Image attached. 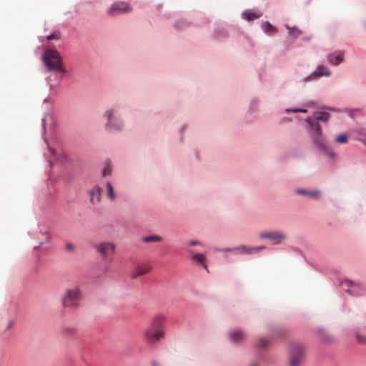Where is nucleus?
Instances as JSON below:
<instances>
[{"mask_svg": "<svg viewBox=\"0 0 366 366\" xmlns=\"http://www.w3.org/2000/svg\"><path fill=\"white\" fill-rule=\"evenodd\" d=\"M287 27L289 29L290 34L294 35L295 37H297L300 34V31L297 30L295 27H290L288 26Z\"/></svg>", "mask_w": 366, "mask_h": 366, "instance_id": "nucleus-24", "label": "nucleus"}, {"mask_svg": "<svg viewBox=\"0 0 366 366\" xmlns=\"http://www.w3.org/2000/svg\"><path fill=\"white\" fill-rule=\"evenodd\" d=\"M344 54L342 51H337L328 55V61L333 65H338L343 61Z\"/></svg>", "mask_w": 366, "mask_h": 366, "instance_id": "nucleus-11", "label": "nucleus"}, {"mask_svg": "<svg viewBox=\"0 0 366 366\" xmlns=\"http://www.w3.org/2000/svg\"><path fill=\"white\" fill-rule=\"evenodd\" d=\"M358 141L366 145V130H362L359 132Z\"/></svg>", "mask_w": 366, "mask_h": 366, "instance_id": "nucleus-23", "label": "nucleus"}, {"mask_svg": "<svg viewBox=\"0 0 366 366\" xmlns=\"http://www.w3.org/2000/svg\"><path fill=\"white\" fill-rule=\"evenodd\" d=\"M192 259L202 264L204 267L207 269V265L204 263L205 257L203 253H194L192 255Z\"/></svg>", "mask_w": 366, "mask_h": 366, "instance_id": "nucleus-17", "label": "nucleus"}, {"mask_svg": "<svg viewBox=\"0 0 366 366\" xmlns=\"http://www.w3.org/2000/svg\"><path fill=\"white\" fill-rule=\"evenodd\" d=\"M115 248V244L112 242H103L98 244L96 247L98 252L114 251Z\"/></svg>", "mask_w": 366, "mask_h": 366, "instance_id": "nucleus-12", "label": "nucleus"}, {"mask_svg": "<svg viewBox=\"0 0 366 366\" xmlns=\"http://www.w3.org/2000/svg\"><path fill=\"white\" fill-rule=\"evenodd\" d=\"M356 338L359 343H360V344L366 343V336L365 335H362L359 333H357Z\"/></svg>", "mask_w": 366, "mask_h": 366, "instance_id": "nucleus-25", "label": "nucleus"}, {"mask_svg": "<svg viewBox=\"0 0 366 366\" xmlns=\"http://www.w3.org/2000/svg\"><path fill=\"white\" fill-rule=\"evenodd\" d=\"M259 237L262 239H270L276 244H280L287 239L285 233L278 230L262 232L259 234Z\"/></svg>", "mask_w": 366, "mask_h": 366, "instance_id": "nucleus-8", "label": "nucleus"}, {"mask_svg": "<svg viewBox=\"0 0 366 366\" xmlns=\"http://www.w3.org/2000/svg\"><path fill=\"white\" fill-rule=\"evenodd\" d=\"M242 249H247V248L245 247H242Z\"/></svg>", "mask_w": 366, "mask_h": 366, "instance_id": "nucleus-36", "label": "nucleus"}, {"mask_svg": "<svg viewBox=\"0 0 366 366\" xmlns=\"http://www.w3.org/2000/svg\"><path fill=\"white\" fill-rule=\"evenodd\" d=\"M313 75H315L316 76H330V72L329 69L326 67H319L317 69V71H316L313 73Z\"/></svg>", "mask_w": 366, "mask_h": 366, "instance_id": "nucleus-19", "label": "nucleus"}, {"mask_svg": "<svg viewBox=\"0 0 366 366\" xmlns=\"http://www.w3.org/2000/svg\"><path fill=\"white\" fill-rule=\"evenodd\" d=\"M232 342L238 343L243 341L245 339L244 334L239 330L231 332L229 334Z\"/></svg>", "mask_w": 366, "mask_h": 366, "instance_id": "nucleus-13", "label": "nucleus"}, {"mask_svg": "<svg viewBox=\"0 0 366 366\" xmlns=\"http://www.w3.org/2000/svg\"><path fill=\"white\" fill-rule=\"evenodd\" d=\"M164 317L162 315L155 316L150 325L144 332V337L149 343H155L164 337V332L162 326Z\"/></svg>", "mask_w": 366, "mask_h": 366, "instance_id": "nucleus-3", "label": "nucleus"}, {"mask_svg": "<svg viewBox=\"0 0 366 366\" xmlns=\"http://www.w3.org/2000/svg\"><path fill=\"white\" fill-rule=\"evenodd\" d=\"M107 194H108L109 198L112 200H114L116 196H115V194L114 192V189H113L111 183L109 182L107 183Z\"/></svg>", "mask_w": 366, "mask_h": 366, "instance_id": "nucleus-20", "label": "nucleus"}, {"mask_svg": "<svg viewBox=\"0 0 366 366\" xmlns=\"http://www.w3.org/2000/svg\"><path fill=\"white\" fill-rule=\"evenodd\" d=\"M315 119L309 117L307 122L310 124L312 133L311 136L314 144L330 158H335V153L329 147L327 142L322 136L321 127L317 121L327 122L330 114L326 112L316 111L313 114Z\"/></svg>", "mask_w": 366, "mask_h": 366, "instance_id": "nucleus-1", "label": "nucleus"}, {"mask_svg": "<svg viewBox=\"0 0 366 366\" xmlns=\"http://www.w3.org/2000/svg\"><path fill=\"white\" fill-rule=\"evenodd\" d=\"M132 11V7L125 2H115L109 8L107 13L110 16L126 14Z\"/></svg>", "mask_w": 366, "mask_h": 366, "instance_id": "nucleus-9", "label": "nucleus"}, {"mask_svg": "<svg viewBox=\"0 0 366 366\" xmlns=\"http://www.w3.org/2000/svg\"><path fill=\"white\" fill-rule=\"evenodd\" d=\"M265 249L264 247H261L258 248V249Z\"/></svg>", "mask_w": 366, "mask_h": 366, "instance_id": "nucleus-34", "label": "nucleus"}, {"mask_svg": "<svg viewBox=\"0 0 366 366\" xmlns=\"http://www.w3.org/2000/svg\"><path fill=\"white\" fill-rule=\"evenodd\" d=\"M267 340L266 339H264V338L259 339V342H258L259 347L264 349L267 347Z\"/></svg>", "mask_w": 366, "mask_h": 366, "instance_id": "nucleus-26", "label": "nucleus"}, {"mask_svg": "<svg viewBox=\"0 0 366 366\" xmlns=\"http://www.w3.org/2000/svg\"><path fill=\"white\" fill-rule=\"evenodd\" d=\"M149 269L150 267L148 265H140L133 271L132 276L133 278H136L140 275L148 273Z\"/></svg>", "mask_w": 366, "mask_h": 366, "instance_id": "nucleus-15", "label": "nucleus"}, {"mask_svg": "<svg viewBox=\"0 0 366 366\" xmlns=\"http://www.w3.org/2000/svg\"><path fill=\"white\" fill-rule=\"evenodd\" d=\"M65 247L67 250H74L76 249H77L74 244H73L71 242H67L66 243V245H65Z\"/></svg>", "mask_w": 366, "mask_h": 366, "instance_id": "nucleus-28", "label": "nucleus"}, {"mask_svg": "<svg viewBox=\"0 0 366 366\" xmlns=\"http://www.w3.org/2000/svg\"><path fill=\"white\" fill-rule=\"evenodd\" d=\"M305 355V350L301 344H292L289 354L290 366H301Z\"/></svg>", "mask_w": 366, "mask_h": 366, "instance_id": "nucleus-4", "label": "nucleus"}, {"mask_svg": "<svg viewBox=\"0 0 366 366\" xmlns=\"http://www.w3.org/2000/svg\"><path fill=\"white\" fill-rule=\"evenodd\" d=\"M335 142L339 144H345L347 142V136L346 134L338 135L335 139Z\"/></svg>", "mask_w": 366, "mask_h": 366, "instance_id": "nucleus-22", "label": "nucleus"}, {"mask_svg": "<svg viewBox=\"0 0 366 366\" xmlns=\"http://www.w3.org/2000/svg\"><path fill=\"white\" fill-rule=\"evenodd\" d=\"M297 193L300 195H307L310 196L315 199H320L321 196V192L318 189L312 190V191H307L305 189H297Z\"/></svg>", "mask_w": 366, "mask_h": 366, "instance_id": "nucleus-14", "label": "nucleus"}, {"mask_svg": "<svg viewBox=\"0 0 366 366\" xmlns=\"http://www.w3.org/2000/svg\"><path fill=\"white\" fill-rule=\"evenodd\" d=\"M81 295L79 289L77 287H73L68 289L62 297V305L64 307H74L79 305Z\"/></svg>", "mask_w": 366, "mask_h": 366, "instance_id": "nucleus-6", "label": "nucleus"}, {"mask_svg": "<svg viewBox=\"0 0 366 366\" xmlns=\"http://www.w3.org/2000/svg\"><path fill=\"white\" fill-rule=\"evenodd\" d=\"M291 111H292L293 112H302V113L307 112L306 109H299V108L292 109Z\"/></svg>", "mask_w": 366, "mask_h": 366, "instance_id": "nucleus-29", "label": "nucleus"}, {"mask_svg": "<svg viewBox=\"0 0 366 366\" xmlns=\"http://www.w3.org/2000/svg\"><path fill=\"white\" fill-rule=\"evenodd\" d=\"M340 285L345 292L354 296L363 295L366 291V285L362 282L344 280Z\"/></svg>", "mask_w": 366, "mask_h": 366, "instance_id": "nucleus-5", "label": "nucleus"}, {"mask_svg": "<svg viewBox=\"0 0 366 366\" xmlns=\"http://www.w3.org/2000/svg\"><path fill=\"white\" fill-rule=\"evenodd\" d=\"M42 61L49 72H66L60 53L56 49H46L42 55Z\"/></svg>", "mask_w": 366, "mask_h": 366, "instance_id": "nucleus-2", "label": "nucleus"}, {"mask_svg": "<svg viewBox=\"0 0 366 366\" xmlns=\"http://www.w3.org/2000/svg\"><path fill=\"white\" fill-rule=\"evenodd\" d=\"M107 119V127L110 130H119L123 127L122 120L117 115L114 109H109L104 113Z\"/></svg>", "mask_w": 366, "mask_h": 366, "instance_id": "nucleus-7", "label": "nucleus"}, {"mask_svg": "<svg viewBox=\"0 0 366 366\" xmlns=\"http://www.w3.org/2000/svg\"><path fill=\"white\" fill-rule=\"evenodd\" d=\"M251 366H258V365L256 362H254L252 363Z\"/></svg>", "mask_w": 366, "mask_h": 366, "instance_id": "nucleus-33", "label": "nucleus"}, {"mask_svg": "<svg viewBox=\"0 0 366 366\" xmlns=\"http://www.w3.org/2000/svg\"><path fill=\"white\" fill-rule=\"evenodd\" d=\"M189 244L190 246H194V245H196V244H202L201 242L197 241V240H192L189 242Z\"/></svg>", "mask_w": 366, "mask_h": 366, "instance_id": "nucleus-30", "label": "nucleus"}, {"mask_svg": "<svg viewBox=\"0 0 366 366\" xmlns=\"http://www.w3.org/2000/svg\"><path fill=\"white\" fill-rule=\"evenodd\" d=\"M225 252H231L229 249H227Z\"/></svg>", "mask_w": 366, "mask_h": 366, "instance_id": "nucleus-35", "label": "nucleus"}, {"mask_svg": "<svg viewBox=\"0 0 366 366\" xmlns=\"http://www.w3.org/2000/svg\"><path fill=\"white\" fill-rule=\"evenodd\" d=\"M242 16L248 21H252L258 19L261 16L260 13H256L252 11H246L242 14Z\"/></svg>", "mask_w": 366, "mask_h": 366, "instance_id": "nucleus-16", "label": "nucleus"}, {"mask_svg": "<svg viewBox=\"0 0 366 366\" xmlns=\"http://www.w3.org/2000/svg\"><path fill=\"white\" fill-rule=\"evenodd\" d=\"M144 242H159L162 240V237L158 235H150L148 237H145L142 239Z\"/></svg>", "mask_w": 366, "mask_h": 366, "instance_id": "nucleus-21", "label": "nucleus"}, {"mask_svg": "<svg viewBox=\"0 0 366 366\" xmlns=\"http://www.w3.org/2000/svg\"><path fill=\"white\" fill-rule=\"evenodd\" d=\"M102 189L99 186H95L89 191L90 202L92 204H98L101 201Z\"/></svg>", "mask_w": 366, "mask_h": 366, "instance_id": "nucleus-10", "label": "nucleus"}, {"mask_svg": "<svg viewBox=\"0 0 366 366\" xmlns=\"http://www.w3.org/2000/svg\"><path fill=\"white\" fill-rule=\"evenodd\" d=\"M262 29L267 34H272L276 31L275 28L269 22L265 21L262 25Z\"/></svg>", "mask_w": 366, "mask_h": 366, "instance_id": "nucleus-18", "label": "nucleus"}, {"mask_svg": "<svg viewBox=\"0 0 366 366\" xmlns=\"http://www.w3.org/2000/svg\"><path fill=\"white\" fill-rule=\"evenodd\" d=\"M112 173V168H111V166L109 164H107L105 168L103 169V172H102V175L103 176H107V175H109L111 174Z\"/></svg>", "mask_w": 366, "mask_h": 366, "instance_id": "nucleus-27", "label": "nucleus"}, {"mask_svg": "<svg viewBox=\"0 0 366 366\" xmlns=\"http://www.w3.org/2000/svg\"><path fill=\"white\" fill-rule=\"evenodd\" d=\"M49 151H50V152H51L52 154H55V150H54V149L50 148V149H49Z\"/></svg>", "mask_w": 366, "mask_h": 366, "instance_id": "nucleus-32", "label": "nucleus"}, {"mask_svg": "<svg viewBox=\"0 0 366 366\" xmlns=\"http://www.w3.org/2000/svg\"><path fill=\"white\" fill-rule=\"evenodd\" d=\"M55 38H56V36L55 33H53V34H50V35L46 36V39L48 40H51V39H55Z\"/></svg>", "mask_w": 366, "mask_h": 366, "instance_id": "nucleus-31", "label": "nucleus"}]
</instances>
